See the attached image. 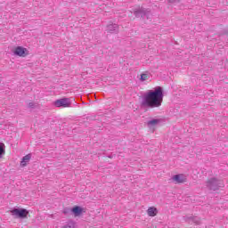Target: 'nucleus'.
<instances>
[{
	"label": "nucleus",
	"mask_w": 228,
	"mask_h": 228,
	"mask_svg": "<svg viewBox=\"0 0 228 228\" xmlns=\"http://www.w3.org/2000/svg\"><path fill=\"white\" fill-rule=\"evenodd\" d=\"M13 54L15 56H20V58H26L28 54H29V51L27 50V48H24L22 46H16L12 50Z\"/></svg>",
	"instance_id": "4"
},
{
	"label": "nucleus",
	"mask_w": 228,
	"mask_h": 228,
	"mask_svg": "<svg viewBox=\"0 0 228 228\" xmlns=\"http://www.w3.org/2000/svg\"><path fill=\"white\" fill-rule=\"evenodd\" d=\"M159 124V119H152L148 121L147 125L149 127H154L155 126H158Z\"/></svg>",
	"instance_id": "11"
},
{
	"label": "nucleus",
	"mask_w": 228,
	"mask_h": 228,
	"mask_svg": "<svg viewBox=\"0 0 228 228\" xmlns=\"http://www.w3.org/2000/svg\"><path fill=\"white\" fill-rule=\"evenodd\" d=\"M134 14L135 17H142V19H149L150 12L143 9V8H139L135 11H134Z\"/></svg>",
	"instance_id": "5"
},
{
	"label": "nucleus",
	"mask_w": 228,
	"mask_h": 228,
	"mask_svg": "<svg viewBox=\"0 0 228 228\" xmlns=\"http://www.w3.org/2000/svg\"><path fill=\"white\" fill-rule=\"evenodd\" d=\"M216 184H218V180H216V178H211L207 182V186L210 190H216Z\"/></svg>",
	"instance_id": "7"
},
{
	"label": "nucleus",
	"mask_w": 228,
	"mask_h": 228,
	"mask_svg": "<svg viewBox=\"0 0 228 228\" xmlns=\"http://www.w3.org/2000/svg\"><path fill=\"white\" fill-rule=\"evenodd\" d=\"M147 213L150 216H156V215H158V208L155 207H150L147 210Z\"/></svg>",
	"instance_id": "10"
},
{
	"label": "nucleus",
	"mask_w": 228,
	"mask_h": 228,
	"mask_svg": "<svg viewBox=\"0 0 228 228\" xmlns=\"http://www.w3.org/2000/svg\"><path fill=\"white\" fill-rule=\"evenodd\" d=\"M108 29H117V28H118V25L115 24V23H110L107 26Z\"/></svg>",
	"instance_id": "12"
},
{
	"label": "nucleus",
	"mask_w": 228,
	"mask_h": 228,
	"mask_svg": "<svg viewBox=\"0 0 228 228\" xmlns=\"http://www.w3.org/2000/svg\"><path fill=\"white\" fill-rule=\"evenodd\" d=\"M71 105L70 98H61L53 102L55 108H70Z\"/></svg>",
	"instance_id": "2"
},
{
	"label": "nucleus",
	"mask_w": 228,
	"mask_h": 228,
	"mask_svg": "<svg viewBox=\"0 0 228 228\" xmlns=\"http://www.w3.org/2000/svg\"><path fill=\"white\" fill-rule=\"evenodd\" d=\"M161 102H163V89L159 86L145 95L143 104L148 108H159Z\"/></svg>",
	"instance_id": "1"
},
{
	"label": "nucleus",
	"mask_w": 228,
	"mask_h": 228,
	"mask_svg": "<svg viewBox=\"0 0 228 228\" xmlns=\"http://www.w3.org/2000/svg\"><path fill=\"white\" fill-rule=\"evenodd\" d=\"M142 81H147V79H149V74L147 73H142L141 74V78Z\"/></svg>",
	"instance_id": "13"
},
{
	"label": "nucleus",
	"mask_w": 228,
	"mask_h": 228,
	"mask_svg": "<svg viewBox=\"0 0 228 228\" xmlns=\"http://www.w3.org/2000/svg\"><path fill=\"white\" fill-rule=\"evenodd\" d=\"M71 211L75 216H79L83 214V212H85L83 208L79 206H75Z\"/></svg>",
	"instance_id": "8"
},
{
	"label": "nucleus",
	"mask_w": 228,
	"mask_h": 228,
	"mask_svg": "<svg viewBox=\"0 0 228 228\" xmlns=\"http://www.w3.org/2000/svg\"><path fill=\"white\" fill-rule=\"evenodd\" d=\"M172 180L175 184H183V183H186L187 178L183 174H179L173 175Z\"/></svg>",
	"instance_id": "6"
},
{
	"label": "nucleus",
	"mask_w": 228,
	"mask_h": 228,
	"mask_svg": "<svg viewBox=\"0 0 228 228\" xmlns=\"http://www.w3.org/2000/svg\"><path fill=\"white\" fill-rule=\"evenodd\" d=\"M63 228H70V226H64Z\"/></svg>",
	"instance_id": "16"
},
{
	"label": "nucleus",
	"mask_w": 228,
	"mask_h": 228,
	"mask_svg": "<svg viewBox=\"0 0 228 228\" xmlns=\"http://www.w3.org/2000/svg\"><path fill=\"white\" fill-rule=\"evenodd\" d=\"M11 214L12 216H16V218H28V215H29V211L26 208H14L11 210Z\"/></svg>",
	"instance_id": "3"
},
{
	"label": "nucleus",
	"mask_w": 228,
	"mask_h": 228,
	"mask_svg": "<svg viewBox=\"0 0 228 228\" xmlns=\"http://www.w3.org/2000/svg\"><path fill=\"white\" fill-rule=\"evenodd\" d=\"M31 159V154H27L24 156L20 161L21 167H27L28 163H29V160Z\"/></svg>",
	"instance_id": "9"
},
{
	"label": "nucleus",
	"mask_w": 228,
	"mask_h": 228,
	"mask_svg": "<svg viewBox=\"0 0 228 228\" xmlns=\"http://www.w3.org/2000/svg\"><path fill=\"white\" fill-rule=\"evenodd\" d=\"M168 3H179V0H167Z\"/></svg>",
	"instance_id": "15"
},
{
	"label": "nucleus",
	"mask_w": 228,
	"mask_h": 228,
	"mask_svg": "<svg viewBox=\"0 0 228 228\" xmlns=\"http://www.w3.org/2000/svg\"><path fill=\"white\" fill-rule=\"evenodd\" d=\"M4 154V143H0V156Z\"/></svg>",
	"instance_id": "14"
}]
</instances>
